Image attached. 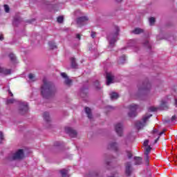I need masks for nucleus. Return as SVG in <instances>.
<instances>
[{
    "instance_id": "nucleus-1",
    "label": "nucleus",
    "mask_w": 177,
    "mask_h": 177,
    "mask_svg": "<svg viewBox=\"0 0 177 177\" xmlns=\"http://www.w3.org/2000/svg\"><path fill=\"white\" fill-rule=\"evenodd\" d=\"M52 92V88L50 84L48 82L46 79L43 80V85L41 86V95L43 96H46V95H50Z\"/></svg>"
},
{
    "instance_id": "nucleus-2",
    "label": "nucleus",
    "mask_w": 177,
    "mask_h": 177,
    "mask_svg": "<svg viewBox=\"0 0 177 177\" xmlns=\"http://www.w3.org/2000/svg\"><path fill=\"white\" fill-rule=\"evenodd\" d=\"M150 117H151V115H145L142 118V122L137 121L136 122V128L138 129H142V128H143V127H145L146 125V122H147V120H149Z\"/></svg>"
},
{
    "instance_id": "nucleus-3",
    "label": "nucleus",
    "mask_w": 177,
    "mask_h": 177,
    "mask_svg": "<svg viewBox=\"0 0 177 177\" xmlns=\"http://www.w3.org/2000/svg\"><path fill=\"white\" fill-rule=\"evenodd\" d=\"M23 157H24L23 149H19L10 157V160H21Z\"/></svg>"
},
{
    "instance_id": "nucleus-4",
    "label": "nucleus",
    "mask_w": 177,
    "mask_h": 177,
    "mask_svg": "<svg viewBox=\"0 0 177 177\" xmlns=\"http://www.w3.org/2000/svg\"><path fill=\"white\" fill-rule=\"evenodd\" d=\"M163 133H164V131L159 132L158 129H153V131H152L151 138L152 139H155V140L153 142V145H156V143L158 142V139H160V136H161V135H163Z\"/></svg>"
},
{
    "instance_id": "nucleus-5",
    "label": "nucleus",
    "mask_w": 177,
    "mask_h": 177,
    "mask_svg": "<svg viewBox=\"0 0 177 177\" xmlns=\"http://www.w3.org/2000/svg\"><path fill=\"white\" fill-rule=\"evenodd\" d=\"M136 110H138V105L132 104L129 106V117H136Z\"/></svg>"
},
{
    "instance_id": "nucleus-6",
    "label": "nucleus",
    "mask_w": 177,
    "mask_h": 177,
    "mask_svg": "<svg viewBox=\"0 0 177 177\" xmlns=\"http://www.w3.org/2000/svg\"><path fill=\"white\" fill-rule=\"evenodd\" d=\"M19 111L21 114H24L28 111V104L27 102H21L19 106Z\"/></svg>"
},
{
    "instance_id": "nucleus-7",
    "label": "nucleus",
    "mask_w": 177,
    "mask_h": 177,
    "mask_svg": "<svg viewBox=\"0 0 177 177\" xmlns=\"http://www.w3.org/2000/svg\"><path fill=\"white\" fill-rule=\"evenodd\" d=\"M143 146H145V156H149L150 151H151V147L149 145V140H145L143 143Z\"/></svg>"
},
{
    "instance_id": "nucleus-8",
    "label": "nucleus",
    "mask_w": 177,
    "mask_h": 177,
    "mask_svg": "<svg viewBox=\"0 0 177 177\" xmlns=\"http://www.w3.org/2000/svg\"><path fill=\"white\" fill-rule=\"evenodd\" d=\"M65 132L68 133L71 138H75L77 136V131L75 130L71 129V127H66Z\"/></svg>"
},
{
    "instance_id": "nucleus-9",
    "label": "nucleus",
    "mask_w": 177,
    "mask_h": 177,
    "mask_svg": "<svg viewBox=\"0 0 177 177\" xmlns=\"http://www.w3.org/2000/svg\"><path fill=\"white\" fill-rule=\"evenodd\" d=\"M122 129H123L122 124L118 123L115 124V130L119 136H122Z\"/></svg>"
},
{
    "instance_id": "nucleus-10",
    "label": "nucleus",
    "mask_w": 177,
    "mask_h": 177,
    "mask_svg": "<svg viewBox=\"0 0 177 177\" xmlns=\"http://www.w3.org/2000/svg\"><path fill=\"white\" fill-rule=\"evenodd\" d=\"M114 82V75L111 73H106V85H110Z\"/></svg>"
},
{
    "instance_id": "nucleus-11",
    "label": "nucleus",
    "mask_w": 177,
    "mask_h": 177,
    "mask_svg": "<svg viewBox=\"0 0 177 177\" xmlns=\"http://www.w3.org/2000/svg\"><path fill=\"white\" fill-rule=\"evenodd\" d=\"M88 17H82L77 19V23L79 26H84L88 21Z\"/></svg>"
},
{
    "instance_id": "nucleus-12",
    "label": "nucleus",
    "mask_w": 177,
    "mask_h": 177,
    "mask_svg": "<svg viewBox=\"0 0 177 177\" xmlns=\"http://www.w3.org/2000/svg\"><path fill=\"white\" fill-rule=\"evenodd\" d=\"M61 77H62V78H64L66 85H68V86L71 85L72 81L68 78L66 73H62Z\"/></svg>"
},
{
    "instance_id": "nucleus-13",
    "label": "nucleus",
    "mask_w": 177,
    "mask_h": 177,
    "mask_svg": "<svg viewBox=\"0 0 177 177\" xmlns=\"http://www.w3.org/2000/svg\"><path fill=\"white\" fill-rule=\"evenodd\" d=\"M0 73L5 75H9L10 74V69H6L0 66Z\"/></svg>"
},
{
    "instance_id": "nucleus-14",
    "label": "nucleus",
    "mask_w": 177,
    "mask_h": 177,
    "mask_svg": "<svg viewBox=\"0 0 177 177\" xmlns=\"http://www.w3.org/2000/svg\"><path fill=\"white\" fill-rule=\"evenodd\" d=\"M168 104L167 100H162L160 104V107L162 110H166V109H168V106L167 105Z\"/></svg>"
},
{
    "instance_id": "nucleus-15",
    "label": "nucleus",
    "mask_w": 177,
    "mask_h": 177,
    "mask_svg": "<svg viewBox=\"0 0 177 177\" xmlns=\"http://www.w3.org/2000/svg\"><path fill=\"white\" fill-rule=\"evenodd\" d=\"M108 40L109 41L110 45L113 46L114 45V44H115L117 39H115V37H113L111 35L108 37Z\"/></svg>"
},
{
    "instance_id": "nucleus-16",
    "label": "nucleus",
    "mask_w": 177,
    "mask_h": 177,
    "mask_svg": "<svg viewBox=\"0 0 177 177\" xmlns=\"http://www.w3.org/2000/svg\"><path fill=\"white\" fill-rule=\"evenodd\" d=\"M126 174L129 176L131 175V163H126Z\"/></svg>"
},
{
    "instance_id": "nucleus-17",
    "label": "nucleus",
    "mask_w": 177,
    "mask_h": 177,
    "mask_svg": "<svg viewBox=\"0 0 177 177\" xmlns=\"http://www.w3.org/2000/svg\"><path fill=\"white\" fill-rule=\"evenodd\" d=\"M62 177H68V170L64 169L60 171Z\"/></svg>"
},
{
    "instance_id": "nucleus-18",
    "label": "nucleus",
    "mask_w": 177,
    "mask_h": 177,
    "mask_svg": "<svg viewBox=\"0 0 177 177\" xmlns=\"http://www.w3.org/2000/svg\"><path fill=\"white\" fill-rule=\"evenodd\" d=\"M110 96H111V100H116V99H118L119 97L118 93H114V92L111 93L110 94Z\"/></svg>"
},
{
    "instance_id": "nucleus-19",
    "label": "nucleus",
    "mask_w": 177,
    "mask_h": 177,
    "mask_svg": "<svg viewBox=\"0 0 177 177\" xmlns=\"http://www.w3.org/2000/svg\"><path fill=\"white\" fill-rule=\"evenodd\" d=\"M135 160V165H140V164H142V158L140 157H136L134 158Z\"/></svg>"
},
{
    "instance_id": "nucleus-20",
    "label": "nucleus",
    "mask_w": 177,
    "mask_h": 177,
    "mask_svg": "<svg viewBox=\"0 0 177 177\" xmlns=\"http://www.w3.org/2000/svg\"><path fill=\"white\" fill-rule=\"evenodd\" d=\"M85 111H86V113L88 115V118L91 120V118H92V113H91V109L87 107V108L85 109Z\"/></svg>"
},
{
    "instance_id": "nucleus-21",
    "label": "nucleus",
    "mask_w": 177,
    "mask_h": 177,
    "mask_svg": "<svg viewBox=\"0 0 177 177\" xmlns=\"http://www.w3.org/2000/svg\"><path fill=\"white\" fill-rule=\"evenodd\" d=\"M43 117L45 121H46L47 122H48V121H50V118H49V113L45 112L43 115Z\"/></svg>"
},
{
    "instance_id": "nucleus-22",
    "label": "nucleus",
    "mask_w": 177,
    "mask_h": 177,
    "mask_svg": "<svg viewBox=\"0 0 177 177\" xmlns=\"http://www.w3.org/2000/svg\"><path fill=\"white\" fill-rule=\"evenodd\" d=\"M133 34H141V32H143V29H140L139 28H137L136 29H134L132 31Z\"/></svg>"
},
{
    "instance_id": "nucleus-23",
    "label": "nucleus",
    "mask_w": 177,
    "mask_h": 177,
    "mask_svg": "<svg viewBox=\"0 0 177 177\" xmlns=\"http://www.w3.org/2000/svg\"><path fill=\"white\" fill-rule=\"evenodd\" d=\"M28 78H29L30 82L35 81V75L34 74L30 73L28 75Z\"/></svg>"
},
{
    "instance_id": "nucleus-24",
    "label": "nucleus",
    "mask_w": 177,
    "mask_h": 177,
    "mask_svg": "<svg viewBox=\"0 0 177 177\" xmlns=\"http://www.w3.org/2000/svg\"><path fill=\"white\" fill-rule=\"evenodd\" d=\"M71 62L72 67H73V68H75V67H77V64L75 63V58L74 57L71 58Z\"/></svg>"
},
{
    "instance_id": "nucleus-25",
    "label": "nucleus",
    "mask_w": 177,
    "mask_h": 177,
    "mask_svg": "<svg viewBox=\"0 0 177 177\" xmlns=\"http://www.w3.org/2000/svg\"><path fill=\"white\" fill-rule=\"evenodd\" d=\"M149 21L150 26H154V23H156V18L151 17L149 18Z\"/></svg>"
},
{
    "instance_id": "nucleus-26",
    "label": "nucleus",
    "mask_w": 177,
    "mask_h": 177,
    "mask_svg": "<svg viewBox=\"0 0 177 177\" xmlns=\"http://www.w3.org/2000/svg\"><path fill=\"white\" fill-rule=\"evenodd\" d=\"M48 44H49V46H50V49H55V48H56V44H55V42H53V41H50V42L48 43Z\"/></svg>"
},
{
    "instance_id": "nucleus-27",
    "label": "nucleus",
    "mask_w": 177,
    "mask_h": 177,
    "mask_svg": "<svg viewBox=\"0 0 177 177\" xmlns=\"http://www.w3.org/2000/svg\"><path fill=\"white\" fill-rule=\"evenodd\" d=\"M111 149H113V150H117V143L113 142L109 145Z\"/></svg>"
},
{
    "instance_id": "nucleus-28",
    "label": "nucleus",
    "mask_w": 177,
    "mask_h": 177,
    "mask_svg": "<svg viewBox=\"0 0 177 177\" xmlns=\"http://www.w3.org/2000/svg\"><path fill=\"white\" fill-rule=\"evenodd\" d=\"M10 60H12V62H15L16 60V57L15 56L14 54H10Z\"/></svg>"
},
{
    "instance_id": "nucleus-29",
    "label": "nucleus",
    "mask_w": 177,
    "mask_h": 177,
    "mask_svg": "<svg viewBox=\"0 0 177 177\" xmlns=\"http://www.w3.org/2000/svg\"><path fill=\"white\" fill-rule=\"evenodd\" d=\"M4 10L6 13H9V10H10L9 6L4 5Z\"/></svg>"
},
{
    "instance_id": "nucleus-30",
    "label": "nucleus",
    "mask_w": 177,
    "mask_h": 177,
    "mask_svg": "<svg viewBox=\"0 0 177 177\" xmlns=\"http://www.w3.org/2000/svg\"><path fill=\"white\" fill-rule=\"evenodd\" d=\"M63 20H64V18L62 16H59L57 17V21L59 23H62Z\"/></svg>"
},
{
    "instance_id": "nucleus-31",
    "label": "nucleus",
    "mask_w": 177,
    "mask_h": 177,
    "mask_svg": "<svg viewBox=\"0 0 177 177\" xmlns=\"http://www.w3.org/2000/svg\"><path fill=\"white\" fill-rule=\"evenodd\" d=\"M145 164H147V165H149V155H145Z\"/></svg>"
},
{
    "instance_id": "nucleus-32",
    "label": "nucleus",
    "mask_w": 177,
    "mask_h": 177,
    "mask_svg": "<svg viewBox=\"0 0 177 177\" xmlns=\"http://www.w3.org/2000/svg\"><path fill=\"white\" fill-rule=\"evenodd\" d=\"M3 140V133H2V131H0V143H2Z\"/></svg>"
},
{
    "instance_id": "nucleus-33",
    "label": "nucleus",
    "mask_w": 177,
    "mask_h": 177,
    "mask_svg": "<svg viewBox=\"0 0 177 177\" xmlns=\"http://www.w3.org/2000/svg\"><path fill=\"white\" fill-rule=\"evenodd\" d=\"M15 100H13V99H11V100H7V104H10L12 103H15Z\"/></svg>"
},
{
    "instance_id": "nucleus-34",
    "label": "nucleus",
    "mask_w": 177,
    "mask_h": 177,
    "mask_svg": "<svg viewBox=\"0 0 177 177\" xmlns=\"http://www.w3.org/2000/svg\"><path fill=\"white\" fill-rule=\"evenodd\" d=\"M124 62H125V56L124 55H123L122 57V59H121V58L120 59L119 63H124Z\"/></svg>"
},
{
    "instance_id": "nucleus-35",
    "label": "nucleus",
    "mask_w": 177,
    "mask_h": 177,
    "mask_svg": "<svg viewBox=\"0 0 177 177\" xmlns=\"http://www.w3.org/2000/svg\"><path fill=\"white\" fill-rule=\"evenodd\" d=\"M128 158H132V153L130 151L127 152Z\"/></svg>"
},
{
    "instance_id": "nucleus-36",
    "label": "nucleus",
    "mask_w": 177,
    "mask_h": 177,
    "mask_svg": "<svg viewBox=\"0 0 177 177\" xmlns=\"http://www.w3.org/2000/svg\"><path fill=\"white\" fill-rule=\"evenodd\" d=\"M149 110L150 111H157V108L152 106L149 108Z\"/></svg>"
},
{
    "instance_id": "nucleus-37",
    "label": "nucleus",
    "mask_w": 177,
    "mask_h": 177,
    "mask_svg": "<svg viewBox=\"0 0 177 177\" xmlns=\"http://www.w3.org/2000/svg\"><path fill=\"white\" fill-rule=\"evenodd\" d=\"M118 31H120V28L118 27H116V33L115 35V37H117V35H118Z\"/></svg>"
},
{
    "instance_id": "nucleus-38",
    "label": "nucleus",
    "mask_w": 177,
    "mask_h": 177,
    "mask_svg": "<svg viewBox=\"0 0 177 177\" xmlns=\"http://www.w3.org/2000/svg\"><path fill=\"white\" fill-rule=\"evenodd\" d=\"M91 37H92V38H95V37H96V33L94 32H93L91 33Z\"/></svg>"
},
{
    "instance_id": "nucleus-39",
    "label": "nucleus",
    "mask_w": 177,
    "mask_h": 177,
    "mask_svg": "<svg viewBox=\"0 0 177 177\" xmlns=\"http://www.w3.org/2000/svg\"><path fill=\"white\" fill-rule=\"evenodd\" d=\"M175 120H176V115H173L171 117V121L174 122V121H175Z\"/></svg>"
},
{
    "instance_id": "nucleus-40",
    "label": "nucleus",
    "mask_w": 177,
    "mask_h": 177,
    "mask_svg": "<svg viewBox=\"0 0 177 177\" xmlns=\"http://www.w3.org/2000/svg\"><path fill=\"white\" fill-rule=\"evenodd\" d=\"M0 41H3V35H0Z\"/></svg>"
},
{
    "instance_id": "nucleus-41",
    "label": "nucleus",
    "mask_w": 177,
    "mask_h": 177,
    "mask_svg": "<svg viewBox=\"0 0 177 177\" xmlns=\"http://www.w3.org/2000/svg\"><path fill=\"white\" fill-rule=\"evenodd\" d=\"M8 93L9 95H10V96H13V93H12V91H10V90H8Z\"/></svg>"
},
{
    "instance_id": "nucleus-42",
    "label": "nucleus",
    "mask_w": 177,
    "mask_h": 177,
    "mask_svg": "<svg viewBox=\"0 0 177 177\" xmlns=\"http://www.w3.org/2000/svg\"><path fill=\"white\" fill-rule=\"evenodd\" d=\"M77 38L78 39H81V36L80 35H77Z\"/></svg>"
},
{
    "instance_id": "nucleus-43",
    "label": "nucleus",
    "mask_w": 177,
    "mask_h": 177,
    "mask_svg": "<svg viewBox=\"0 0 177 177\" xmlns=\"http://www.w3.org/2000/svg\"><path fill=\"white\" fill-rule=\"evenodd\" d=\"M175 106H176V107H177V100L176 99L175 100Z\"/></svg>"
},
{
    "instance_id": "nucleus-44",
    "label": "nucleus",
    "mask_w": 177,
    "mask_h": 177,
    "mask_svg": "<svg viewBox=\"0 0 177 177\" xmlns=\"http://www.w3.org/2000/svg\"><path fill=\"white\" fill-rule=\"evenodd\" d=\"M116 2H122V0H116Z\"/></svg>"
},
{
    "instance_id": "nucleus-45",
    "label": "nucleus",
    "mask_w": 177,
    "mask_h": 177,
    "mask_svg": "<svg viewBox=\"0 0 177 177\" xmlns=\"http://www.w3.org/2000/svg\"><path fill=\"white\" fill-rule=\"evenodd\" d=\"M144 89V91H146V88H143Z\"/></svg>"
},
{
    "instance_id": "nucleus-46",
    "label": "nucleus",
    "mask_w": 177,
    "mask_h": 177,
    "mask_svg": "<svg viewBox=\"0 0 177 177\" xmlns=\"http://www.w3.org/2000/svg\"><path fill=\"white\" fill-rule=\"evenodd\" d=\"M97 88H100L99 86H97Z\"/></svg>"
}]
</instances>
